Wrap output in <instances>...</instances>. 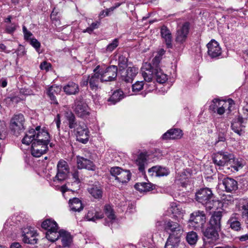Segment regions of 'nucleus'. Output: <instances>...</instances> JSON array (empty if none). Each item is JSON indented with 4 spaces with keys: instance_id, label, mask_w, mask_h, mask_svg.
Instances as JSON below:
<instances>
[{
    "instance_id": "39448f33",
    "label": "nucleus",
    "mask_w": 248,
    "mask_h": 248,
    "mask_svg": "<svg viewBox=\"0 0 248 248\" xmlns=\"http://www.w3.org/2000/svg\"><path fill=\"white\" fill-rule=\"evenodd\" d=\"M195 197L196 201L208 210L217 207V205L218 204V201L215 199L212 190L207 187L199 190L196 193Z\"/></svg>"
},
{
    "instance_id": "2eb2a0df",
    "label": "nucleus",
    "mask_w": 248,
    "mask_h": 248,
    "mask_svg": "<svg viewBox=\"0 0 248 248\" xmlns=\"http://www.w3.org/2000/svg\"><path fill=\"white\" fill-rule=\"evenodd\" d=\"M189 24L186 22L177 31L175 41L177 44L183 45L186 40L189 32Z\"/></svg>"
},
{
    "instance_id": "a19ab883",
    "label": "nucleus",
    "mask_w": 248,
    "mask_h": 248,
    "mask_svg": "<svg viewBox=\"0 0 248 248\" xmlns=\"http://www.w3.org/2000/svg\"><path fill=\"white\" fill-rule=\"evenodd\" d=\"M243 165L242 163L238 161L237 159H235L233 157V159L229 161V162L226 166L227 169L230 168L233 169L234 170L238 171L240 168H242Z\"/></svg>"
},
{
    "instance_id": "3c124183",
    "label": "nucleus",
    "mask_w": 248,
    "mask_h": 248,
    "mask_svg": "<svg viewBox=\"0 0 248 248\" xmlns=\"http://www.w3.org/2000/svg\"><path fill=\"white\" fill-rule=\"evenodd\" d=\"M30 44L35 48L36 50L39 52V49L41 46L40 43L35 38H32L30 39Z\"/></svg>"
},
{
    "instance_id": "7ed1b4c3",
    "label": "nucleus",
    "mask_w": 248,
    "mask_h": 248,
    "mask_svg": "<svg viewBox=\"0 0 248 248\" xmlns=\"http://www.w3.org/2000/svg\"><path fill=\"white\" fill-rule=\"evenodd\" d=\"M66 117L69 128L74 129L76 132L78 140L82 143H86L89 140V132L84 123L77 122L75 115L72 112L67 113Z\"/></svg>"
},
{
    "instance_id": "2f4dec72",
    "label": "nucleus",
    "mask_w": 248,
    "mask_h": 248,
    "mask_svg": "<svg viewBox=\"0 0 248 248\" xmlns=\"http://www.w3.org/2000/svg\"><path fill=\"white\" fill-rule=\"evenodd\" d=\"M237 216L236 214H232L228 221V224L230 228L235 231H240L241 229V225L238 221Z\"/></svg>"
},
{
    "instance_id": "c756f323",
    "label": "nucleus",
    "mask_w": 248,
    "mask_h": 248,
    "mask_svg": "<svg viewBox=\"0 0 248 248\" xmlns=\"http://www.w3.org/2000/svg\"><path fill=\"white\" fill-rule=\"evenodd\" d=\"M61 88L58 86L55 85H52L48 88L46 93L51 101V103L58 104V103L56 99L55 95L60 93Z\"/></svg>"
},
{
    "instance_id": "dca6fc26",
    "label": "nucleus",
    "mask_w": 248,
    "mask_h": 248,
    "mask_svg": "<svg viewBox=\"0 0 248 248\" xmlns=\"http://www.w3.org/2000/svg\"><path fill=\"white\" fill-rule=\"evenodd\" d=\"M36 236V232L31 227L24 228L22 231L23 241L25 243L36 244L37 241Z\"/></svg>"
},
{
    "instance_id": "13d9d810",
    "label": "nucleus",
    "mask_w": 248,
    "mask_h": 248,
    "mask_svg": "<svg viewBox=\"0 0 248 248\" xmlns=\"http://www.w3.org/2000/svg\"><path fill=\"white\" fill-rule=\"evenodd\" d=\"M23 32L24 33V38L27 41H30V37L32 35V33L29 31L25 26L23 27Z\"/></svg>"
},
{
    "instance_id": "cd10ccee",
    "label": "nucleus",
    "mask_w": 248,
    "mask_h": 248,
    "mask_svg": "<svg viewBox=\"0 0 248 248\" xmlns=\"http://www.w3.org/2000/svg\"><path fill=\"white\" fill-rule=\"evenodd\" d=\"M104 212L107 217L104 224L109 226L116 219V216L112 206L109 204L106 205L104 207Z\"/></svg>"
},
{
    "instance_id": "79ce46f5",
    "label": "nucleus",
    "mask_w": 248,
    "mask_h": 248,
    "mask_svg": "<svg viewBox=\"0 0 248 248\" xmlns=\"http://www.w3.org/2000/svg\"><path fill=\"white\" fill-rule=\"evenodd\" d=\"M198 236L197 233L191 231L188 232L186 237V240L187 243L190 245H194L197 242Z\"/></svg>"
},
{
    "instance_id": "603ef678",
    "label": "nucleus",
    "mask_w": 248,
    "mask_h": 248,
    "mask_svg": "<svg viewBox=\"0 0 248 248\" xmlns=\"http://www.w3.org/2000/svg\"><path fill=\"white\" fill-rule=\"evenodd\" d=\"M17 27V25L15 23H11L6 25L5 31L8 33L14 32Z\"/></svg>"
},
{
    "instance_id": "338daca9",
    "label": "nucleus",
    "mask_w": 248,
    "mask_h": 248,
    "mask_svg": "<svg viewBox=\"0 0 248 248\" xmlns=\"http://www.w3.org/2000/svg\"><path fill=\"white\" fill-rule=\"evenodd\" d=\"M0 50L7 53H9L10 52V51L6 50V46L3 44H0Z\"/></svg>"
},
{
    "instance_id": "0eeeda50",
    "label": "nucleus",
    "mask_w": 248,
    "mask_h": 248,
    "mask_svg": "<svg viewBox=\"0 0 248 248\" xmlns=\"http://www.w3.org/2000/svg\"><path fill=\"white\" fill-rule=\"evenodd\" d=\"M100 66L98 65L93 70V73H92L87 77H83L80 85L81 87L87 86L88 84L90 89L93 91H96L99 88V84L101 81V76L98 71Z\"/></svg>"
},
{
    "instance_id": "4468645a",
    "label": "nucleus",
    "mask_w": 248,
    "mask_h": 248,
    "mask_svg": "<svg viewBox=\"0 0 248 248\" xmlns=\"http://www.w3.org/2000/svg\"><path fill=\"white\" fill-rule=\"evenodd\" d=\"M57 173L54 178V181H62L67 177V174L69 171V168L67 163L63 160H60L57 166Z\"/></svg>"
},
{
    "instance_id": "412c9836",
    "label": "nucleus",
    "mask_w": 248,
    "mask_h": 248,
    "mask_svg": "<svg viewBox=\"0 0 248 248\" xmlns=\"http://www.w3.org/2000/svg\"><path fill=\"white\" fill-rule=\"evenodd\" d=\"M74 111L78 117L82 118H87L90 115V108L88 105L81 102L76 103Z\"/></svg>"
},
{
    "instance_id": "bb28decb",
    "label": "nucleus",
    "mask_w": 248,
    "mask_h": 248,
    "mask_svg": "<svg viewBox=\"0 0 248 248\" xmlns=\"http://www.w3.org/2000/svg\"><path fill=\"white\" fill-rule=\"evenodd\" d=\"M77 162L78 168L79 169L94 170V166L93 162L90 160L78 156H77Z\"/></svg>"
},
{
    "instance_id": "0e129e2a",
    "label": "nucleus",
    "mask_w": 248,
    "mask_h": 248,
    "mask_svg": "<svg viewBox=\"0 0 248 248\" xmlns=\"http://www.w3.org/2000/svg\"><path fill=\"white\" fill-rule=\"evenodd\" d=\"M237 238L241 242H245L248 240V233L238 236Z\"/></svg>"
},
{
    "instance_id": "680f3d73",
    "label": "nucleus",
    "mask_w": 248,
    "mask_h": 248,
    "mask_svg": "<svg viewBox=\"0 0 248 248\" xmlns=\"http://www.w3.org/2000/svg\"><path fill=\"white\" fill-rule=\"evenodd\" d=\"M54 122L55 123L58 130L60 131V124H61V116L59 114H58L55 117Z\"/></svg>"
},
{
    "instance_id": "de8ad7c7",
    "label": "nucleus",
    "mask_w": 248,
    "mask_h": 248,
    "mask_svg": "<svg viewBox=\"0 0 248 248\" xmlns=\"http://www.w3.org/2000/svg\"><path fill=\"white\" fill-rule=\"evenodd\" d=\"M6 124L4 121L0 120V140L4 139L6 137L5 134Z\"/></svg>"
},
{
    "instance_id": "393cba45",
    "label": "nucleus",
    "mask_w": 248,
    "mask_h": 248,
    "mask_svg": "<svg viewBox=\"0 0 248 248\" xmlns=\"http://www.w3.org/2000/svg\"><path fill=\"white\" fill-rule=\"evenodd\" d=\"M63 91L67 95H76L79 92V88L77 83L69 81L63 86Z\"/></svg>"
},
{
    "instance_id": "a18cd8bd",
    "label": "nucleus",
    "mask_w": 248,
    "mask_h": 248,
    "mask_svg": "<svg viewBox=\"0 0 248 248\" xmlns=\"http://www.w3.org/2000/svg\"><path fill=\"white\" fill-rule=\"evenodd\" d=\"M100 24V22L96 21L95 22H93L91 24V25L87 28L86 29L84 30L82 32L84 33L88 32L89 34H91L94 30L98 29Z\"/></svg>"
},
{
    "instance_id": "c9c22d12",
    "label": "nucleus",
    "mask_w": 248,
    "mask_h": 248,
    "mask_svg": "<svg viewBox=\"0 0 248 248\" xmlns=\"http://www.w3.org/2000/svg\"><path fill=\"white\" fill-rule=\"evenodd\" d=\"M124 97L122 91L118 90L114 91L111 96L108 99L110 104L114 105L120 101Z\"/></svg>"
},
{
    "instance_id": "7c9ffc66",
    "label": "nucleus",
    "mask_w": 248,
    "mask_h": 248,
    "mask_svg": "<svg viewBox=\"0 0 248 248\" xmlns=\"http://www.w3.org/2000/svg\"><path fill=\"white\" fill-rule=\"evenodd\" d=\"M70 210L74 212H80L83 209L81 201L77 198H74L69 201Z\"/></svg>"
},
{
    "instance_id": "e433bc0d",
    "label": "nucleus",
    "mask_w": 248,
    "mask_h": 248,
    "mask_svg": "<svg viewBox=\"0 0 248 248\" xmlns=\"http://www.w3.org/2000/svg\"><path fill=\"white\" fill-rule=\"evenodd\" d=\"M121 172L119 175L116 180L121 183H126L130 179L131 173L128 170H124L122 169Z\"/></svg>"
},
{
    "instance_id": "ddd939ff",
    "label": "nucleus",
    "mask_w": 248,
    "mask_h": 248,
    "mask_svg": "<svg viewBox=\"0 0 248 248\" xmlns=\"http://www.w3.org/2000/svg\"><path fill=\"white\" fill-rule=\"evenodd\" d=\"M102 83L114 81L117 76L118 68L117 66L111 65L104 70L99 71Z\"/></svg>"
},
{
    "instance_id": "5701e85b",
    "label": "nucleus",
    "mask_w": 248,
    "mask_h": 248,
    "mask_svg": "<svg viewBox=\"0 0 248 248\" xmlns=\"http://www.w3.org/2000/svg\"><path fill=\"white\" fill-rule=\"evenodd\" d=\"M87 190L90 194L94 199L99 200L102 197L103 189L98 183L89 186Z\"/></svg>"
},
{
    "instance_id": "b1692460",
    "label": "nucleus",
    "mask_w": 248,
    "mask_h": 248,
    "mask_svg": "<svg viewBox=\"0 0 248 248\" xmlns=\"http://www.w3.org/2000/svg\"><path fill=\"white\" fill-rule=\"evenodd\" d=\"M56 240L61 239L62 247L69 246L72 241V237L71 234L67 232L64 230H60L57 232Z\"/></svg>"
},
{
    "instance_id": "f03ea898",
    "label": "nucleus",
    "mask_w": 248,
    "mask_h": 248,
    "mask_svg": "<svg viewBox=\"0 0 248 248\" xmlns=\"http://www.w3.org/2000/svg\"><path fill=\"white\" fill-rule=\"evenodd\" d=\"M222 217L221 211L215 212L211 216L207 227L203 228L201 231L203 236L209 241H215L219 239L218 232L220 230L221 219Z\"/></svg>"
},
{
    "instance_id": "4d7b16f0",
    "label": "nucleus",
    "mask_w": 248,
    "mask_h": 248,
    "mask_svg": "<svg viewBox=\"0 0 248 248\" xmlns=\"http://www.w3.org/2000/svg\"><path fill=\"white\" fill-rule=\"evenodd\" d=\"M72 179L73 180V182H72L73 184L74 185H78L80 183V180L79 179L78 172L77 170H75L72 174Z\"/></svg>"
},
{
    "instance_id": "774afa93",
    "label": "nucleus",
    "mask_w": 248,
    "mask_h": 248,
    "mask_svg": "<svg viewBox=\"0 0 248 248\" xmlns=\"http://www.w3.org/2000/svg\"><path fill=\"white\" fill-rule=\"evenodd\" d=\"M11 248H21V246L18 243H14L11 245Z\"/></svg>"
},
{
    "instance_id": "ea45409f",
    "label": "nucleus",
    "mask_w": 248,
    "mask_h": 248,
    "mask_svg": "<svg viewBox=\"0 0 248 248\" xmlns=\"http://www.w3.org/2000/svg\"><path fill=\"white\" fill-rule=\"evenodd\" d=\"M153 185L150 183L142 182L136 184L135 187L141 192H146L153 189Z\"/></svg>"
},
{
    "instance_id": "72a5a7b5",
    "label": "nucleus",
    "mask_w": 248,
    "mask_h": 248,
    "mask_svg": "<svg viewBox=\"0 0 248 248\" xmlns=\"http://www.w3.org/2000/svg\"><path fill=\"white\" fill-rule=\"evenodd\" d=\"M181 236H169L166 241L165 248H178Z\"/></svg>"
},
{
    "instance_id": "6ab92c4d",
    "label": "nucleus",
    "mask_w": 248,
    "mask_h": 248,
    "mask_svg": "<svg viewBox=\"0 0 248 248\" xmlns=\"http://www.w3.org/2000/svg\"><path fill=\"white\" fill-rule=\"evenodd\" d=\"M31 153L36 157H39L46 153L48 150L47 145L46 143H37L31 142Z\"/></svg>"
},
{
    "instance_id": "37998d69",
    "label": "nucleus",
    "mask_w": 248,
    "mask_h": 248,
    "mask_svg": "<svg viewBox=\"0 0 248 248\" xmlns=\"http://www.w3.org/2000/svg\"><path fill=\"white\" fill-rule=\"evenodd\" d=\"M103 215L94 211H90L86 215V218L88 221H95L96 220L102 218Z\"/></svg>"
},
{
    "instance_id": "aec40b11",
    "label": "nucleus",
    "mask_w": 248,
    "mask_h": 248,
    "mask_svg": "<svg viewBox=\"0 0 248 248\" xmlns=\"http://www.w3.org/2000/svg\"><path fill=\"white\" fill-rule=\"evenodd\" d=\"M218 179L226 192H231L237 189V182L234 179L229 177L223 178L221 176H219Z\"/></svg>"
},
{
    "instance_id": "4be33fe9",
    "label": "nucleus",
    "mask_w": 248,
    "mask_h": 248,
    "mask_svg": "<svg viewBox=\"0 0 248 248\" xmlns=\"http://www.w3.org/2000/svg\"><path fill=\"white\" fill-rule=\"evenodd\" d=\"M160 34L167 47L172 48V35L169 29L165 26H162L160 29Z\"/></svg>"
},
{
    "instance_id": "052dcab7",
    "label": "nucleus",
    "mask_w": 248,
    "mask_h": 248,
    "mask_svg": "<svg viewBox=\"0 0 248 248\" xmlns=\"http://www.w3.org/2000/svg\"><path fill=\"white\" fill-rule=\"evenodd\" d=\"M30 91L28 89L22 88L20 90L19 95L20 96H23L24 97V96L30 95Z\"/></svg>"
},
{
    "instance_id": "20e7f679",
    "label": "nucleus",
    "mask_w": 248,
    "mask_h": 248,
    "mask_svg": "<svg viewBox=\"0 0 248 248\" xmlns=\"http://www.w3.org/2000/svg\"><path fill=\"white\" fill-rule=\"evenodd\" d=\"M49 135L44 130H41L40 126H38L35 129H31L26 134L22 140L23 144L29 145L31 142L48 144L49 142Z\"/></svg>"
},
{
    "instance_id": "a211bd4d",
    "label": "nucleus",
    "mask_w": 248,
    "mask_h": 248,
    "mask_svg": "<svg viewBox=\"0 0 248 248\" xmlns=\"http://www.w3.org/2000/svg\"><path fill=\"white\" fill-rule=\"evenodd\" d=\"M207 53L211 58H217L222 53L221 49L219 44L215 40L212 39L207 44Z\"/></svg>"
},
{
    "instance_id": "473e14b6",
    "label": "nucleus",
    "mask_w": 248,
    "mask_h": 248,
    "mask_svg": "<svg viewBox=\"0 0 248 248\" xmlns=\"http://www.w3.org/2000/svg\"><path fill=\"white\" fill-rule=\"evenodd\" d=\"M136 163L138 166L139 170L142 173L145 172V167L147 164L146 155L140 153L136 160Z\"/></svg>"
},
{
    "instance_id": "9d476101",
    "label": "nucleus",
    "mask_w": 248,
    "mask_h": 248,
    "mask_svg": "<svg viewBox=\"0 0 248 248\" xmlns=\"http://www.w3.org/2000/svg\"><path fill=\"white\" fill-rule=\"evenodd\" d=\"M25 118L21 113L15 114L10 121V128L14 134L17 136L25 129Z\"/></svg>"
},
{
    "instance_id": "69168bd1",
    "label": "nucleus",
    "mask_w": 248,
    "mask_h": 248,
    "mask_svg": "<svg viewBox=\"0 0 248 248\" xmlns=\"http://www.w3.org/2000/svg\"><path fill=\"white\" fill-rule=\"evenodd\" d=\"M243 113L248 117V101H246V105L243 107Z\"/></svg>"
},
{
    "instance_id": "f3484780",
    "label": "nucleus",
    "mask_w": 248,
    "mask_h": 248,
    "mask_svg": "<svg viewBox=\"0 0 248 248\" xmlns=\"http://www.w3.org/2000/svg\"><path fill=\"white\" fill-rule=\"evenodd\" d=\"M121 78L126 82H131L138 73V68L135 67H128L126 70H120Z\"/></svg>"
},
{
    "instance_id": "c85d7f7f",
    "label": "nucleus",
    "mask_w": 248,
    "mask_h": 248,
    "mask_svg": "<svg viewBox=\"0 0 248 248\" xmlns=\"http://www.w3.org/2000/svg\"><path fill=\"white\" fill-rule=\"evenodd\" d=\"M183 135L182 131L179 129H171L162 135L163 140H175L180 139Z\"/></svg>"
},
{
    "instance_id": "8fccbe9b",
    "label": "nucleus",
    "mask_w": 248,
    "mask_h": 248,
    "mask_svg": "<svg viewBox=\"0 0 248 248\" xmlns=\"http://www.w3.org/2000/svg\"><path fill=\"white\" fill-rule=\"evenodd\" d=\"M143 81H137L132 86L133 92L135 93L139 92L143 89Z\"/></svg>"
},
{
    "instance_id": "4c0bfd02",
    "label": "nucleus",
    "mask_w": 248,
    "mask_h": 248,
    "mask_svg": "<svg viewBox=\"0 0 248 248\" xmlns=\"http://www.w3.org/2000/svg\"><path fill=\"white\" fill-rule=\"evenodd\" d=\"M239 210L241 212V215L246 223L248 224V202L244 201L239 205Z\"/></svg>"
},
{
    "instance_id": "f257e3e1",
    "label": "nucleus",
    "mask_w": 248,
    "mask_h": 248,
    "mask_svg": "<svg viewBox=\"0 0 248 248\" xmlns=\"http://www.w3.org/2000/svg\"><path fill=\"white\" fill-rule=\"evenodd\" d=\"M160 62V57L155 56L151 63L145 62L143 64L141 72L145 81L150 82L154 77L160 83H164L167 80V75L163 72L159 67Z\"/></svg>"
},
{
    "instance_id": "6e6d98bb",
    "label": "nucleus",
    "mask_w": 248,
    "mask_h": 248,
    "mask_svg": "<svg viewBox=\"0 0 248 248\" xmlns=\"http://www.w3.org/2000/svg\"><path fill=\"white\" fill-rule=\"evenodd\" d=\"M55 15L56 13L54 9L51 14V18L52 21V23L54 24L56 27H57L58 26H60L61 24L60 20L58 18H57L56 17H54V16Z\"/></svg>"
},
{
    "instance_id": "a878e982",
    "label": "nucleus",
    "mask_w": 248,
    "mask_h": 248,
    "mask_svg": "<svg viewBox=\"0 0 248 248\" xmlns=\"http://www.w3.org/2000/svg\"><path fill=\"white\" fill-rule=\"evenodd\" d=\"M149 175L151 176H164L169 173V171L165 167L161 166H154L148 170Z\"/></svg>"
},
{
    "instance_id": "9b49d317",
    "label": "nucleus",
    "mask_w": 248,
    "mask_h": 248,
    "mask_svg": "<svg viewBox=\"0 0 248 248\" xmlns=\"http://www.w3.org/2000/svg\"><path fill=\"white\" fill-rule=\"evenodd\" d=\"M233 155L228 152L221 151L215 154L213 158V162L218 169L222 167H226L227 164L231 159H233Z\"/></svg>"
},
{
    "instance_id": "5fc2aeb1",
    "label": "nucleus",
    "mask_w": 248,
    "mask_h": 248,
    "mask_svg": "<svg viewBox=\"0 0 248 248\" xmlns=\"http://www.w3.org/2000/svg\"><path fill=\"white\" fill-rule=\"evenodd\" d=\"M25 98L23 96H20L19 94L16 96H13L7 98V100H9L10 101L17 103L21 100H23Z\"/></svg>"
},
{
    "instance_id": "f704fd0d",
    "label": "nucleus",
    "mask_w": 248,
    "mask_h": 248,
    "mask_svg": "<svg viewBox=\"0 0 248 248\" xmlns=\"http://www.w3.org/2000/svg\"><path fill=\"white\" fill-rule=\"evenodd\" d=\"M244 123V118L239 116L237 121H234L232 124V129L238 135L240 136L242 131V124Z\"/></svg>"
},
{
    "instance_id": "423d86ee",
    "label": "nucleus",
    "mask_w": 248,
    "mask_h": 248,
    "mask_svg": "<svg viewBox=\"0 0 248 248\" xmlns=\"http://www.w3.org/2000/svg\"><path fill=\"white\" fill-rule=\"evenodd\" d=\"M234 102L231 98L227 100L215 99L210 106V109L218 115H222L225 111L230 113L234 108Z\"/></svg>"
},
{
    "instance_id": "49530a36",
    "label": "nucleus",
    "mask_w": 248,
    "mask_h": 248,
    "mask_svg": "<svg viewBox=\"0 0 248 248\" xmlns=\"http://www.w3.org/2000/svg\"><path fill=\"white\" fill-rule=\"evenodd\" d=\"M119 44V40L118 39H114L112 42L109 44L106 48V50L108 52L112 51L115 48H116Z\"/></svg>"
},
{
    "instance_id": "58836bf2",
    "label": "nucleus",
    "mask_w": 248,
    "mask_h": 248,
    "mask_svg": "<svg viewBox=\"0 0 248 248\" xmlns=\"http://www.w3.org/2000/svg\"><path fill=\"white\" fill-rule=\"evenodd\" d=\"M169 211L171 213L174 217L177 218H182L183 214V210L180 208L176 203H172L169 209Z\"/></svg>"
},
{
    "instance_id": "e2e57ef3",
    "label": "nucleus",
    "mask_w": 248,
    "mask_h": 248,
    "mask_svg": "<svg viewBox=\"0 0 248 248\" xmlns=\"http://www.w3.org/2000/svg\"><path fill=\"white\" fill-rule=\"evenodd\" d=\"M49 67H50V64L46 62H43L40 65V68L42 70H46V71L48 70Z\"/></svg>"
},
{
    "instance_id": "bf43d9fd",
    "label": "nucleus",
    "mask_w": 248,
    "mask_h": 248,
    "mask_svg": "<svg viewBox=\"0 0 248 248\" xmlns=\"http://www.w3.org/2000/svg\"><path fill=\"white\" fill-rule=\"evenodd\" d=\"M114 10V8H109L107 9L106 10H103L99 14V16H108L109 15L110 12H112Z\"/></svg>"
},
{
    "instance_id": "09e8293b",
    "label": "nucleus",
    "mask_w": 248,
    "mask_h": 248,
    "mask_svg": "<svg viewBox=\"0 0 248 248\" xmlns=\"http://www.w3.org/2000/svg\"><path fill=\"white\" fill-rule=\"evenodd\" d=\"M121 169L118 167H112L110 170V173L111 175L115 177V179L116 180L117 178L119 176V175L121 172Z\"/></svg>"
},
{
    "instance_id": "c03bdc74",
    "label": "nucleus",
    "mask_w": 248,
    "mask_h": 248,
    "mask_svg": "<svg viewBox=\"0 0 248 248\" xmlns=\"http://www.w3.org/2000/svg\"><path fill=\"white\" fill-rule=\"evenodd\" d=\"M128 60L126 57L124 55H121L118 58V66L120 70H124V68L127 66Z\"/></svg>"
},
{
    "instance_id": "1a4fd4ad",
    "label": "nucleus",
    "mask_w": 248,
    "mask_h": 248,
    "mask_svg": "<svg viewBox=\"0 0 248 248\" xmlns=\"http://www.w3.org/2000/svg\"><path fill=\"white\" fill-rule=\"evenodd\" d=\"M189 221L195 230H201L206 222V216L204 211L197 210L193 212L190 214Z\"/></svg>"
},
{
    "instance_id": "f8f14e48",
    "label": "nucleus",
    "mask_w": 248,
    "mask_h": 248,
    "mask_svg": "<svg viewBox=\"0 0 248 248\" xmlns=\"http://www.w3.org/2000/svg\"><path fill=\"white\" fill-rule=\"evenodd\" d=\"M164 228L169 234V236H181L184 232L183 227L179 224L170 219L164 222Z\"/></svg>"
},
{
    "instance_id": "6e6552de",
    "label": "nucleus",
    "mask_w": 248,
    "mask_h": 248,
    "mask_svg": "<svg viewBox=\"0 0 248 248\" xmlns=\"http://www.w3.org/2000/svg\"><path fill=\"white\" fill-rule=\"evenodd\" d=\"M41 227L46 230V237L49 241H56L59 227L54 220L50 218L45 220L41 224Z\"/></svg>"
},
{
    "instance_id": "864d4df0",
    "label": "nucleus",
    "mask_w": 248,
    "mask_h": 248,
    "mask_svg": "<svg viewBox=\"0 0 248 248\" xmlns=\"http://www.w3.org/2000/svg\"><path fill=\"white\" fill-rule=\"evenodd\" d=\"M15 52L16 53L18 57H23L26 53L25 47L21 45H19L18 47Z\"/></svg>"
}]
</instances>
